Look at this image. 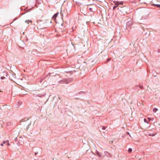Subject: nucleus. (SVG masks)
Returning a JSON list of instances; mask_svg holds the SVG:
<instances>
[{
    "label": "nucleus",
    "instance_id": "obj_1",
    "mask_svg": "<svg viewBox=\"0 0 160 160\" xmlns=\"http://www.w3.org/2000/svg\"><path fill=\"white\" fill-rule=\"evenodd\" d=\"M118 9L119 10V11H120L123 14L126 13L128 11L127 8L125 7H119L118 8Z\"/></svg>",
    "mask_w": 160,
    "mask_h": 160
},
{
    "label": "nucleus",
    "instance_id": "obj_2",
    "mask_svg": "<svg viewBox=\"0 0 160 160\" xmlns=\"http://www.w3.org/2000/svg\"><path fill=\"white\" fill-rule=\"evenodd\" d=\"M18 45L19 47L21 48H24V47L25 46L23 41H20V42Z\"/></svg>",
    "mask_w": 160,
    "mask_h": 160
},
{
    "label": "nucleus",
    "instance_id": "obj_3",
    "mask_svg": "<svg viewBox=\"0 0 160 160\" xmlns=\"http://www.w3.org/2000/svg\"><path fill=\"white\" fill-rule=\"evenodd\" d=\"M45 94L46 93L44 92L42 93H39L37 95L39 97H42L44 96Z\"/></svg>",
    "mask_w": 160,
    "mask_h": 160
},
{
    "label": "nucleus",
    "instance_id": "obj_4",
    "mask_svg": "<svg viewBox=\"0 0 160 160\" xmlns=\"http://www.w3.org/2000/svg\"><path fill=\"white\" fill-rule=\"evenodd\" d=\"M105 155L108 157H112L111 154L108 152H105Z\"/></svg>",
    "mask_w": 160,
    "mask_h": 160
},
{
    "label": "nucleus",
    "instance_id": "obj_5",
    "mask_svg": "<svg viewBox=\"0 0 160 160\" xmlns=\"http://www.w3.org/2000/svg\"><path fill=\"white\" fill-rule=\"evenodd\" d=\"M66 82V81L65 80H62L60 81V83H66V84L67 83V82Z\"/></svg>",
    "mask_w": 160,
    "mask_h": 160
},
{
    "label": "nucleus",
    "instance_id": "obj_6",
    "mask_svg": "<svg viewBox=\"0 0 160 160\" xmlns=\"http://www.w3.org/2000/svg\"><path fill=\"white\" fill-rule=\"evenodd\" d=\"M12 124V122H8L7 123V126H8L11 125Z\"/></svg>",
    "mask_w": 160,
    "mask_h": 160
},
{
    "label": "nucleus",
    "instance_id": "obj_7",
    "mask_svg": "<svg viewBox=\"0 0 160 160\" xmlns=\"http://www.w3.org/2000/svg\"><path fill=\"white\" fill-rule=\"evenodd\" d=\"M30 22L31 23L32 21L29 20H26L25 21V23H27L28 24Z\"/></svg>",
    "mask_w": 160,
    "mask_h": 160
},
{
    "label": "nucleus",
    "instance_id": "obj_8",
    "mask_svg": "<svg viewBox=\"0 0 160 160\" xmlns=\"http://www.w3.org/2000/svg\"><path fill=\"white\" fill-rule=\"evenodd\" d=\"M58 14V13L54 14V15L52 17V19H55L56 18V17H57Z\"/></svg>",
    "mask_w": 160,
    "mask_h": 160
},
{
    "label": "nucleus",
    "instance_id": "obj_9",
    "mask_svg": "<svg viewBox=\"0 0 160 160\" xmlns=\"http://www.w3.org/2000/svg\"><path fill=\"white\" fill-rule=\"evenodd\" d=\"M114 3H115V5L118 6L119 5V2L117 1H114Z\"/></svg>",
    "mask_w": 160,
    "mask_h": 160
},
{
    "label": "nucleus",
    "instance_id": "obj_10",
    "mask_svg": "<svg viewBox=\"0 0 160 160\" xmlns=\"http://www.w3.org/2000/svg\"><path fill=\"white\" fill-rule=\"evenodd\" d=\"M22 102L21 101H19L17 103V105L18 106H19L22 104Z\"/></svg>",
    "mask_w": 160,
    "mask_h": 160
},
{
    "label": "nucleus",
    "instance_id": "obj_11",
    "mask_svg": "<svg viewBox=\"0 0 160 160\" xmlns=\"http://www.w3.org/2000/svg\"><path fill=\"white\" fill-rule=\"evenodd\" d=\"M158 110V109L156 108H154L153 109V111L154 112H156Z\"/></svg>",
    "mask_w": 160,
    "mask_h": 160
},
{
    "label": "nucleus",
    "instance_id": "obj_12",
    "mask_svg": "<svg viewBox=\"0 0 160 160\" xmlns=\"http://www.w3.org/2000/svg\"><path fill=\"white\" fill-rule=\"evenodd\" d=\"M96 153L98 155L99 157H101V155L99 154V152L98 151H96Z\"/></svg>",
    "mask_w": 160,
    "mask_h": 160
},
{
    "label": "nucleus",
    "instance_id": "obj_13",
    "mask_svg": "<svg viewBox=\"0 0 160 160\" xmlns=\"http://www.w3.org/2000/svg\"><path fill=\"white\" fill-rule=\"evenodd\" d=\"M132 151V149L131 148H129L128 149V152H131Z\"/></svg>",
    "mask_w": 160,
    "mask_h": 160
},
{
    "label": "nucleus",
    "instance_id": "obj_14",
    "mask_svg": "<svg viewBox=\"0 0 160 160\" xmlns=\"http://www.w3.org/2000/svg\"><path fill=\"white\" fill-rule=\"evenodd\" d=\"M154 5L156 7H160V5L155 4Z\"/></svg>",
    "mask_w": 160,
    "mask_h": 160
},
{
    "label": "nucleus",
    "instance_id": "obj_15",
    "mask_svg": "<svg viewBox=\"0 0 160 160\" xmlns=\"http://www.w3.org/2000/svg\"><path fill=\"white\" fill-rule=\"evenodd\" d=\"M144 122L147 123H148V122L147 121V120L146 118H144Z\"/></svg>",
    "mask_w": 160,
    "mask_h": 160
},
{
    "label": "nucleus",
    "instance_id": "obj_16",
    "mask_svg": "<svg viewBox=\"0 0 160 160\" xmlns=\"http://www.w3.org/2000/svg\"><path fill=\"white\" fill-rule=\"evenodd\" d=\"M148 118L150 121L153 120H154V118Z\"/></svg>",
    "mask_w": 160,
    "mask_h": 160
},
{
    "label": "nucleus",
    "instance_id": "obj_17",
    "mask_svg": "<svg viewBox=\"0 0 160 160\" xmlns=\"http://www.w3.org/2000/svg\"><path fill=\"white\" fill-rule=\"evenodd\" d=\"M0 78L2 80H4L6 78H5V77H4L2 76V77H1Z\"/></svg>",
    "mask_w": 160,
    "mask_h": 160
},
{
    "label": "nucleus",
    "instance_id": "obj_18",
    "mask_svg": "<svg viewBox=\"0 0 160 160\" xmlns=\"http://www.w3.org/2000/svg\"><path fill=\"white\" fill-rule=\"evenodd\" d=\"M118 6L115 5V6L113 7V9L115 10Z\"/></svg>",
    "mask_w": 160,
    "mask_h": 160
},
{
    "label": "nucleus",
    "instance_id": "obj_19",
    "mask_svg": "<svg viewBox=\"0 0 160 160\" xmlns=\"http://www.w3.org/2000/svg\"><path fill=\"white\" fill-rule=\"evenodd\" d=\"M7 143V145H8V146H9L10 145V144L9 143V142H8V141H7V142H6V143Z\"/></svg>",
    "mask_w": 160,
    "mask_h": 160
},
{
    "label": "nucleus",
    "instance_id": "obj_20",
    "mask_svg": "<svg viewBox=\"0 0 160 160\" xmlns=\"http://www.w3.org/2000/svg\"><path fill=\"white\" fill-rule=\"evenodd\" d=\"M6 142H7V141H4L2 142V143H3V144H5L6 143Z\"/></svg>",
    "mask_w": 160,
    "mask_h": 160
},
{
    "label": "nucleus",
    "instance_id": "obj_21",
    "mask_svg": "<svg viewBox=\"0 0 160 160\" xmlns=\"http://www.w3.org/2000/svg\"><path fill=\"white\" fill-rule=\"evenodd\" d=\"M102 129L103 130H105L106 129V128L105 127L103 126L102 127Z\"/></svg>",
    "mask_w": 160,
    "mask_h": 160
},
{
    "label": "nucleus",
    "instance_id": "obj_22",
    "mask_svg": "<svg viewBox=\"0 0 160 160\" xmlns=\"http://www.w3.org/2000/svg\"><path fill=\"white\" fill-rule=\"evenodd\" d=\"M113 141H109V143L111 144H112L113 143Z\"/></svg>",
    "mask_w": 160,
    "mask_h": 160
},
{
    "label": "nucleus",
    "instance_id": "obj_23",
    "mask_svg": "<svg viewBox=\"0 0 160 160\" xmlns=\"http://www.w3.org/2000/svg\"><path fill=\"white\" fill-rule=\"evenodd\" d=\"M140 88H141V89H142L143 88V86H142L140 85Z\"/></svg>",
    "mask_w": 160,
    "mask_h": 160
},
{
    "label": "nucleus",
    "instance_id": "obj_24",
    "mask_svg": "<svg viewBox=\"0 0 160 160\" xmlns=\"http://www.w3.org/2000/svg\"><path fill=\"white\" fill-rule=\"evenodd\" d=\"M123 4L122 2H119V4Z\"/></svg>",
    "mask_w": 160,
    "mask_h": 160
},
{
    "label": "nucleus",
    "instance_id": "obj_25",
    "mask_svg": "<svg viewBox=\"0 0 160 160\" xmlns=\"http://www.w3.org/2000/svg\"><path fill=\"white\" fill-rule=\"evenodd\" d=\"M110 60H111L110 58H108V59H107V62H108V61H109Z\"/></svg>",
    "mask_w": 160,
    "mask_h": 160
},
{
    "label": "nucleus",
    "instance_id": "obj_26",
    "mask_svg": "<svg viewBox=\"0 0 160 160\" xmlns=\"http://www.w3.org/2000/svg\"><path fill=\"white\" fill-rule=\"evenodd\" d=\"M38 153V152H36L35 153V155H36Z\"/></svg>",
    "mask_w": 160,
    "mask_h": 160
},
{
    "label": "nucleus",
    "instance_id": "obj_27",
    "mask_svg": "<svg viewBox=\"0 0 160 160\" xmlns=\"http://www.w3.org/2000/svg\"><path fill=\"white\" fill-rule=\"evenodd\" d=\"M127 134H128L129 135V136H130V134H129V132H127Z\"/></svg>",
    "mask_w": 160,
    "mask_h": 160
},
{
    "label": "nucleus",
    "instance_id": "obj_28",
    "mask_svg": "<svg viewBox=\"0 0 160 160\" xmlns=\"http://www.w3.org/2000/svg\"><path fill=\"white\" fill-rule=\"evenodd\" d=\"M41 21H42V20H38V23H39V22H41Z\"/></svg>",
    "mask_w": 160,
    "mask_h": 160
},
{
    "label": "nucleus",
    "instance_id": "obj_29",
    "mask_svg": "<svg viewBox=\"0 0 160 160\" xmlns=\"http://www.w3.org/2000/svg\"><path fill=\"white\" fill-rule=\"evenodd\" d=\"M158 53H160V50L159 49L158 51Z\"/></svg>",
    "mask_w": 160,
    "mask_h": 160
},
{
    "label": "nucleus",
    "instance_id": "obj_30",
    "mask_svg": "<svg viewBox=\"0 0 160 160\" xmlns=\"http://www.w3.org/2000/svg\"><path fill=\"white\" fill-rule=\"evenodd\" d=\"M0 145H1V146H3V144L2 143Z\"/></svg>",
    "mask_w": 160,
    "mask_h": 160
},
{
    "label": "nucleus",
    "instance_id": "obj_31",
    "mask_svg": "<svg viewBox=\"0 0 160 160\" xmlns=\"http://www.w3.org/2000/svg\"><path fill=\"white\" fill-rule=\"evenodd\" d=\"M89 10H90V11H92V8H89Z\"/></svg>",
    "mask_w": 160,
    "mask_h": 160
},
{
    "label": "nucleus",
    "instance_id": "obj_32",
    "mask_svg": "<svg viewBox=\"0 0 160 160\" xmlns=\"http://www.w3.org/2000/svg\"><path fill=\"white\" fill-rule=\"evenodd\" d=\"M53 160H57V159H54V158H53Z\"/></svg>",
    "mask_w": 160,
    "mask_h": 160
},
{
    "label": "nucleus",
    "instance_id": "obj_33",
    "mask_svg": "<svg viewBox=\"0 0 160 160\" xmlns=\"http://www.w3.org/2000/svg\"><path fill=\"white\" fill-rule=\"evenodd\" d=\"M157 0L158 1V2H160V0Z\"/></svg>",
    "mask_w": 160,
    "mask_h": 160
},
{
    "label": "nucleus",
    "instance_id": "obj_34",
    "mask_svg": "<svg viewBox=\"0 0 160 160\" xmlns=\"http://www.w3.org/2000/svg\"><path fill=\"white\" fill-rule=\"evenodd\" d=\"M22 122H23V121H24L23 120V119H22Z\"/></svg>",
    "mask_w": 160,
    "mask_h": 160
},
{
    "label": "nucleus",
    "instance_id": "obj_35",
    "mask_svg": "<svg viewBox=\"0 0 160 160\" xmlns=\"http://www.w3.org/2000/svg\"><path fill=\"white\" fill-rule=\"evenodd\" d=\"M149 136H151V134H149Z\"/></svg>",
    "mask_w": 160,
    "mask_h": 160
},
{
    "label": "nucleus",
    "instance_id": "obj_36",
    "mask_svg": "<svg viewBox=\"0 0 160 160\" xmlns=\"http://www.w3.org/2000/svg\"><path fill=\"white\" fill-rule=\"evenodd\" d=\"M28 120V118H27V120Z\"/></svg>",
    "mask_w": 160,
    "mask_h": 160
},
{
    "label": "nucleus",
    "instance_id": "obj_37",
    "mask_svg": "<svg viewBox=\"0 0 160 160\" xmlns=\"http://www.w3.org/2000/svg\"><path fill=\"white\" fill-rule=\"evenodd\" d=\"M2 91H1V90H0V92H1Z\"/></svg>",
    "mask_w": 160,
    "mask_h": 160
}]
</instances>
